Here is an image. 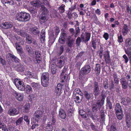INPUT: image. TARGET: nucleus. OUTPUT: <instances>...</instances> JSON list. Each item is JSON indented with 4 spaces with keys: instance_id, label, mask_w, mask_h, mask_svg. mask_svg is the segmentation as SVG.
<instances>
[{
    "instance_id": "14",
    "label": "nucleus",
    "mask_w": 131,
    "mask_h": 131,
    "mask_svg": "<svg viewBox=\"0 0 131 131\" xmlns=\"http://www.w3.org/2000/svg\"><path fill=\"white\" fill-rule=\"evenodd\" d=\"M2 2L4 5L6 4L10 5L14 8L16 6V3L14 2L13 0H2Z\"/></svg>"
},
{
    "instance_id": "61",
    "label": "nucleus",
    "mask_w": 131,
    "mask_h": 131,
    "mask_svg": "<svg viewBox=\"0 0 131 131\" xmlns=\"http://www.w3.org/2000/svg\"><path fill=\"white\" fill-rule=\"evenodd\" d=\"M123 41V38L122 35H121L120 36H118L117 41L119 43H122Z\"/></svg>"
},
{
    "instance_id": "27",
    "label": "nucleus",
    "mask_w": 131,
    "mask_h": 131,
    "mask_svg": "<svg viewBox=\"0 0 131 131\" xmlns=\"http://www.w3.org/2000/svg\"><path fill=\"white\" fill-rule=\"evenodd\" d=\"M25 90L26 93L27 94H31L33 91V90L31 86L29 85H27L25 87Z\"/></svg>"
},
{
    "instance_id": "17",
    "label": "nucleus",
    "mask_w": 131,
    "mask_h": 131,
    "mask_svg": "<svg viewBox=\"0 0 131 131\" xmlns=\"http://www.w3.org/2000/svg\"><path fill=\"white\" fill-rule=\"evenodd\" d=\"M29 31L31 34L34 36H39L40 33V31L39 29L36 27H31L30 28Z\"/></svg>"
},
{
    "instance_id": "6",
    "label": "nucleus",
    "mask_w": 131,
    "mask_h": 131,
    "mask_svg": "<svg viewBox=\"0 0 131 131\" xmlns=\"http://www.w3.org/2000/svg\"><path fill=\"white\" fill-rule=\"evenodd\" d=\"M75 30L73 28H70L69 29V31L71 36H74V37L75 38L80 34V29L79 27H76V26H75Z\"/></svg>"
},
{
    "instance_id": "15",
    "label": "nucleus",
    "mask_w": 131,
    "mask_h": 131,
    "mask_svg": "<svg viewBox=\"0 0 131 131\" xmlns=\"http://www.w3.org/2000/svg\"><path fill=\"white\" fill-rule=\"evenodd\" d=\"M122 101L121 103L123 104L125 106L128 105L129 104L131 101V99L127 96H125L121 98Z\"/></svg>"
},
{
    "instance_id": "46",
    "label": "nucleus",
    "mask_w": 131,
    "mask_h": 131,
    "mask_svg": "<svg viewBox=\"0 0 131 131\" xmlns=\"http://www.w3.org/2000/svg\"><path fill=\"white\" fill-rule=\"evenodd\" d=\"M100 113L101 120L103 122L105 121V116L104 114V111L103 110H101Z\"/></svg>"
},
{
    "instance_id": "50",
    "label": "nucleus",
    "mask_w": 131,
    "mask_h": 131,
    "mask_svg": "<svg viewBox=\"0 0 131 131\" xmlns=\"http://www.w3.org/2000/svg\"><path fill=\"white\" fill-rule=\"evenodd\" d=\"M54 29L55 35H56V37L60 32V30L59 27L57 26H56L55 27H54Z\"/></svg>"
},
{
    "instance_id": "11",
    "label": "nucleus",
    "mask_w": 131,
    "mask_h": 131,
    "mask_svg": "<svg viewBox=\"0 0 131 131\" xmlns=\"http://www.w3.org/2000/svg\"><path fill=\"white\" fill-rule=\"evenodd\" d=\"M49 15L40 14L39 17L40 23L41 24L45 23L49 19Z\"/></svg>"
},
{
    "instance_id": "63",
    "label": "nucleus",
    "mask_w": 131,
    "mask_h": 131,
    "mask_svg": "<svg viewBox=\"0 0 131 131\" xmlns=\"http://www.w3.org/2000/svg\"><path fill=\"white\" fill-rule=\"evenodd\" d=\"M0 62L3 66H5L6 64V62L5 60L1 57H0Z\"/></svg>"
},
{
    "instance_id": "22",
    "label": "nucleus",
    "mask_w": 131,
    "mask_h": 131,
    "mask_svg": "<svg viewBox=\"0 0 131 131\" xmlns=\"http://www.w3.org/2000/svg\"><path fill=\"white\" fill-rule=\"evenodd\" d=\"M30 3L31 5H32L33 6L35 7L39 8L41 6V2L39 0L31 1Z\"/></svg>"
},
{
    "instance_id": "30",
    "label": "nucleus",
    "mask_w": 131,
    "mask_h": 131,
    "mask_svg": "<svg viewBox=\"0 0 131 131\" xmlns=\"http://www.w3.org/2000/svg\"><path fill=\"white\" fill-rule=\"evenodd\" d=\"M125 53L127 54L128 57L131 56V47H125L124 48Z\"/></svg>"
},
{
    "instance_id": "64",
    "label": "nucleus",
    "mask_w": 131,
    "mask_h": 131,
    "mask_svg": "<svg viewBox=\"0 0 131 131\" xmlns=\"http://www.w3.org/2000/svg\"><path fill=\"white\" fill-rule=\"evenodd\" d=\"M126 126L128 128H129L131 127V120L129 121H126Z\"/></svg>"
},
{
    "instance_id": "57",
    "label": "nucleus",
    "mask_w": 131,
    "mask_h": 131,
    "mask_svg": "<svg viewBox=\"0 0 131 131\" xmlns=\"http://www.w3.org/2000/svg\"><path fill=\"white\" fill-rule=\"evenodd\" d=\"M107 54L105 56V60L106 61V60H107L110 61L111 60L110 59V55L109 51H107Z\"/></svg>"
},
{
    "instance_id": "32",
    "label": "nucleus",
    "mask_w": 131,
    "mask_h": 131,
    "mask_svg": "<svg viewBox=\"0 0 131 131\" xmlns=\"http://www.w3.org/2000/svg\"><path fill=\"white\" fill-rule=\"evenodd\" d=\"M30 107V104L28 103H26L23 107L24 112L26 113H28Z\"/></svg>"
},
{
    "instance_id": "47",
    "label": "nucleus",
    "mask_w": 131,
    "mask_h": 131,
    "mask_svg": "<svg viewBox=\"0 0 131 131\" xmlns=\"http://www.w3.org/2000/svg\"><path fill=\"white\" fill-rule=\"evenodd\" d=\"M25 48L29 54L32 53L33 50L32 48L30 46L28 45H26L25 46Z\"/></svg>"
},
{
    "instance_id": "5",
    "label": "nucleus",
    "mask_w": 131,
    "mask_h": 131,
    "mask_svg": "<svg viewBox=\"0 0 131 131\" xmlns=\"http://www.w3.org/2000/svg\"><path fill=\"white\" fill-rule=\"evenodd\" d=\"M35 59L34 60V63L36 64H39L42 62L41 52L36 50L35 51Z\"/></svg>"
},
{
    "instance_id": "60",
    "label": "nucleus",
    "mask_w": 131,
    "mask_h": 131,
    "mask_svg": "<svg viewBox=\"0 0 131 131\" xmlns=\"http://www.w3.org/2000/svg\"><path fill=\"white\" fill-rule=\"evenodd\" d=\"M114 86L115 85L114 82L112 80L111 82V83L109 86L110 90H112L114 89Z\"/></svg>"
},
{
    "instance_id": "62",
    "label": "nucleus",
    "mask_w": 131,
    "mask_h": 131,
    "mask_svg": "<svg viewBox=\"0 0 131 131\" xmlns=\"http://www.w3.org/2000/svg\"><path fill=\"white\" fill-rule=\"evenodd\" d=\"M84 51L81 52L76 56V59H78L79 57H81L84 54Z\"/></svg>"
},
{
    "instance_id": "3",
    "label": "nucleus",
    "mask_w": 131,
    "mask_h": 131,
    "mask_svg": "<svg viewBox=\"0 0 131 131\" xmlns=\"http://www.w3.org/2000/svg\"><path fill=\"white\" fill-rule=\"evenodd\" d=\"M41 84L42 86L44 87L47 86L49 83V75L47 72L43 73L41 78Z\"/></svg>"
},
{
    "instance_id": "20",
    "label": "nucleus",
    "mask_w": 131,
    "mask_h": 131,
    "mask_svg": "<svg viewBox=\"0 0 131 131\" xmlns=\"http://www.w3.org/2000/svg\"><path fill=\"white\" fill-rule=\"evenodd\" d=\"M16 99L20 102L23 101V95L20 93L15 92L14 93Z\"/></svg>"
},
{
    "instance_id": "16",
    "label": "nucleus",
    "mask_w": 131,
    "mask_h": 131,
    "mask_svg": "<svg viewBox=\"0 0 131 131\" xmlns=\"http://www.w3.org/2000/svg\"><path fill=\"white\" fill-rule=\"evenodd\" d=\"M13 30L16 32L18 35H20L22 37H26V35H27V33L25 31H24L22 30L16 29L15 27H13Z\"/></svg>"
},
{
    "instance_id": "12",
    "label": "nucleus",
    "mask_w": 131,
    "mask_h": 131,
    "mask_svg": "<svg viewBox=\"0 0 131 131\" xmlns=\"http://www.w3.org/2000/svg\"><path fill=\"white\" fill-rule=\"evenodd\" d=\"M13 40L15 42V45H16V43H17V44H21V45H23L24 43L22 38L17 35L13 37Z\"/></svg>"
},
{
    "instance_id": "44",
    "label": "nucleus",
    "mask_w": 131,
    "mask_h": 131,
    "mask_svg": "<svg viewBox=\"0 0 131 131\" xmlns=\"http://www.w3.org/2000/svg\"><path fill=\"white\" fill-rule=\"evenodd\" d=\"M85 38L86 40L85 43L86 45L88 44V41L90 39L91 37V33L90 32H86V34L85 35Z\"/></svg>"
},
{
    "instance_id": "38",
    "label": "nucleus",
    "mask_w": 131,
    "mask_h": 131,
    "mask_svg": "<svg viewBox=\"0 0 131 131\" xmlns=\"http://www.w3.org/2000/svg\"><path fill=\"white\" fill-rule=\"evenodd\" d=\"M101 94V99L100 100H99V101L101 102L102 103L104 104V101L105 99L106 96V95L104 93V92L102 91Z\"/></svg>"
},
{
    "instance_id": "59",
    "label": "nucleus",
    "mask_w": 131,
    "mask_h": 131,
    "mask_svg": "<svg viewBox=\"0 0 131 131\" xmlns=\"http://www.w3.org/2000/svg\"><path fill=\"white\" fill-rule=\"evenodd\" d=\"M126 121H129L131 120V115L129 113H127L125 114Z\"/></svg>"
},
{
    "instance_id": "4",
    "label": "nucleus",
    "mask_w": 131,
    "mask_h": 131,
    "mask_svg": "<svg viewBox=\"0 0 131 131\" xmlns=\"http://www.w3.org/2000/svg\"><path fill=\"white\" fill-rule=\"evenodd\" d=\"M104 104L99 101V100L95 102L92 105V112L96 113L98 110H100V109Z\"/></svg>"
},
{
    "instance_id": "24",
    "label": "nucleus",
    "mask_w": 131,
    "mask_h": 131,
    "mask_svg": "<svg viewBox=\"0 0 131 131\" xmlns=\"http://www.w3.org/2000/svg\"><path fill=\"white\" fill-rule=\"evenodd\" d=\"M9 57L11 58L13 60H14L16 63L18 62L19 61V60L18 58L11 53H8V54L6 55V58H9Z\"/></svg>"
},
{
    "instance_id": "28",
    "label": "nucleus",
    "mask_w": 131,
    "mask_h": 131,
    "mask_svg": "<svg viewBox=\"0 0 131 131\" xmlns=\"http://www.w3.org/2000/svg\"><path fill=\"white\" fill-rule=\"evenodd\" d=\"M28 10L31 14L36 15L37 13V9L34 7V6H30L27 8Z\"/></svg>"
},
{
    "instance_id": "51",
    "label": "nucleus",
    "mask_w": 131,
    "mask_h": 131,
    "mask_svg": "<svg viewBox=\"0 0 131 131\" xmlns=\"http://www.w3.org/2000/svg\"><path fill=\"white\" fill-rule=\"evenodd\" d=\"M64 62L63 60H60L58 62V64L60 68L62 67L64 65Z\"/></svg>"
},
{
    "instance_id": "23",
    "label": "nucleus",
    "mask_w": 131,
    "mask_h": 131,
    "mask_svg": "<svg viewBox=\"0 0 131 131\" xmlns=\"http://www.w3.org/2000/svg\"><path fill=\"white\" fill-rule=\"evenodd\" d=\"M16 68V70L19 72H23L25 70L24 66L20 63L17 65Z\"/></svg>"
},
{
    "instance_id": "21",
    "label": "nucleus",
    "mask_w": 131,
    "mask_h": 131,
    "mask_svg": "<svg viewBox=\"0 0 131 131\" xmlns=\"http://www.w3.org/2000/svg\"><path fill=\"white\" fill-rule=\"evenodd\" d=\"M59 117L62 119H65L66 117V115L64 110L62 108H60L59 111Z\"/></svg>"
},
{
    "instance_id": "48",
    "label": "nucleus",
    "mask_w": 131,
    "mask_h": 131,
    "mask_svg": "<svg viewBox=\"0 0 131 131\" xmlns=\"http://www.w3.org/2000/svg\"><path fill=\"white\" fill-rule=\"evenodd\" d=\"M41 12V14L49 15V11L46 7L40 9Z\"/></svg>"
},
{
    "instance_id": "45",
    "label": "nucleus",
    "mask_w": 131,
    "mask_h": 131,
    "mask_svg": "<svg viewBox=\"0 0 131 131\" xmlns=\"http://www.w3.org/2000/svg\"><path fill=\"white\" fill-rule=\"evenodd\" d=\"M14 83L16 87L19 86L20 85L24 84L23 81H21L19 80H18V79H17V80H15Z\"/></svg>"
},
{
    "instance_id": "33",
    "label": "nucleus",
    "mask_w": 131,
    "mask_h": 131,
    "mask_svg": "<svg viewBox=\"0 0 131 131\" xmlns=\"http://www.w3.org/2000/svg\"><path fill=\"white\" fill-rule=\"evenodd\" d=\"M74 39L67 41L66 44L67 46L71 48L74 46Z\"/></svg>"
},
{
    "instance_id": "56",
    "label": "nucleus",
    "mask_w": 131,
    "mask_h": 131,
    "mask_svg": "<svg viewBox=\"0 0 131 131\" xmlns=\"http://www.w3.org/2000/svg\"><path fill=\"white\" fill-rule=\"evenodd\" d=\"M81 41H82L81 38H80V37H78L76 40V43L77 46H79Z\"/></svg>"
},
{
    "instance_id": "41",
    "label": "nucleus",
    "mask_w": 131,
    "mask_h": 131,
    "mask_svg": "<svg viewBox=\"0 0 131 131\" xmlns=\"http://www.w3.org/2000/svg\"><path fill=\"white\" fill-rule=\"evenodd\" d=\"M109 131H118V129L114 123H112L109 129Z\"/></svg>"
},
{
    "instance_id": "53",
    "label": "nucleus",
    "mask_w": 131,
    "mask_h": 131,
    "mask_svg": "<svg viewBox=\"0 0 131 131\" xmlns=\"http://www.w3.org/2000/svg\"><path fill=\"white\" fill-rule=\"evenodd\" d=\"M23 119L26 122L27 124L29 126L30 124V121L28 116L26 115H25Z\"/></svg>"
},
{
    "instance_id": "34",
    "label": "nucleus",
    "mask_w": 131,
    "mask_h": 131,
    "mask_svg": "<svg viewBox=\"0 0 131 131\" xmlns=\"http://www.w3.org/2000/svg\"><path fill=\"white\" fill-rule=\"evenodd\" d=\"M21 44H17L16 43V45H15L16 49L20 54H22L23 53V49L21 46Z\"/></svg>"
},
{
    "instance_id": "58",
    "label": "nucleus",
    "mask_w": 131,
    "mask_h": 131,
    "mask_svg": "<svg viewBox=\"0 0 131 131\" xmlns=\"http://www.w3.org/2000/svg\"><path fill=\"white\" fill-rule=\"evenodd\" d=\"M31 85L32 87H34L35 88L37 89L38 88V87L39 86L40 84L38 83L33 82L31 83Z\"/></svg>"
},
{
    "instance_id": "9",
    "label": "nucleus",
    "mask_w": 131,
    "mask_h": 131,
    "mask_svg": "<svg viewBox=\"0 0 131 131\" xmlns=\"http://www.w3.org/2000/svg\"><path fill=\"white\" fill-rule=\"evenodd\" d=\"M63 87V85L60 83L57 84L56 86L55 87L54 92L57 96H59L61 94V89Z\"/></svg>"
},
{
    "instance_id": "19",
    "label": "nucleus",
    "mask_w": 131,
    "mask_h": 131,
    "mask_svg": "<svg viewBox=\"0 0 131 131\" xmlns=\"http://www.w3.org/2000/svg\"><path fill=\"white\" fill-rule=\"evenodd\" d=\"M120 82L122 85L123 89H125L128 87V82L126 81L125 77L122 78L120 79Z\"/></svg>"
},
{
    "instance_id": "35",
    "label": "nucleus",
    "mask_w": 131,
    "mask_h": 131,
    "mask_svg": "<svg viewBox=\"0 0 131 131\" xmlns=\"http://www.w3.org/2000/svg\"><path fill=\"white\" fill-rule=\"evenodd\" d=\"M115 114L117 118L119 120H121L124 116L123 112H115Z\"/></svg>"
},
{
    "instance_id": "25",
    "label": "nucleus",
    "mask_w": 131,
    "mask_h": 131,
    "mask_svg": "<svg viewBox=\"0 0 131 131\" xmlns=\"http://www.w3.org/2000/svg\"><path fill=\"white\" fill-rule=\"evenodd\" d=\"M51 66V73L53 74H55L58 70V67L56 64H52Z\"/></svg>"
},
{
    "instance_id": "1",
    "label": "nucleus",
    "mask_w": 131,
    "mask_h": 131,
    "mask_svg": "<svg viewBox=\"0 0 131 131\" xmlns=\"http://www.w3.org/2000/svg\"><path fill=\"white\" fill-rule=\"evenodd\" d=\"M91 70V68L89 64H85L81 69L79 73V78L81 80L84 76L89 73Z\"/></svg>"
},
{
    "instance_id": "29",
    "label": "nucleus",
    "mask_w": 131,
    "mask_h": 131,
    "mask_svg": "<svg viewBox=\"0 0 131 131\" xmlns=\"http://www.w3.org/2000/svg\"><path fill=\"white\" fill-rule=\"evenodd\" d=\"M115 110V112L119 113L120 112H123L120 104L118 103H116V104Z\"/></svg>"
},
{
    "instance_id": "8",
    "label": "nucleus",
    "mask_w": 131,
    "mask_h": 131,
    "mask_svg": "<svg viewBox=\"0 0 131 131\" xmlns=\"http://www.w3.org/2000/svg\"><path fill=\"white\" fill-rule=\"evenodd\" d=\"M0 27L3 29H11L14 26L12 22L8 21L2 23L1 24Z\"/></svg>"
},
{
    "instance_id": "7",
    "label": "nucleus",
    "mask_w": 131,
    "mask_h": 131,
    "mask_svg": "<svg viewBox=\"0 0 131 131\" xmlns=\"http://www.w3.org/2000/svg\"><path fill=\"white\" fill-rule=\"evenodd\" d=\"M93 92L94 93V96L96 98L99 95L100 92V86L99 83L95 81L93 83Z\"/></svg>"
},
{
    "instance_id": "18",
    "label": "nucleus",
    "mask_w": 131,
    "mask_h": 131,
    "mask_svg": "<svg viewBox=\"0 0 131 131\" xmlns=\"http://www.w3.org/2000/svg\"><path fill=\"white\" fill-rule=\"evenodd\" d=\"M19 112L14 107L10 108L8 111L7 113L10 116H13L18 114Z\"/></svg>"
},
{
    "instance_id": "42",
    "label": "nucleus",
    "mask_w": 131,
    "mask_h": 131,
    "mask_svg": "<svg viewBox=\"0 0 131 131\" xmlns=\"http://www.w3.org/2000/svg\"><path fill=\"white\" fill-rule=\"evenodd\" d=\"M108 81L107 79H105L103 81V86L105 89H107L108 87Z\"/></svg>"
},
{
    "instance_id": "2",
    "label": "nucleus",
    "mask_w": 131,
    "mask_h": 131,
    "mask_svg": "<svg viewBox=\"0 0 131 131\" xmlns=\"http://www.w3.org/2000/svg\"><path fill=\"white\" fill-rule=\"evenodd\" d=\"M30 16L28 13L21 12L16 15L17 19L21 21H26L30 19Z\"/></svg>"
},
{
    "instance_id": "13",
    "label": "nucleus",
    "mask_w": 131,
    "mask_h": 131,
    "mask_svg": "<svg viewBox=\"0 0 131 131\" xmlns=\"http://www.w3.org/2000/svg\"><path fill=\"white\" fill-rule=\"evenodd\" d=\"M43 112L39 110H37L34 113L35 118L38 123L39 120L42 117Z\"/></svg>"
},
{
    "instance_id": "37",
    "label": "nucleus",
    "mask_w": 131,
    "mask_h": 131,
    "mask_svg": "<svg viewBox=\"0 0 131 131\" xmlns=\"http://www.w3.org/2000/svg\"><path fill=\"white\" fill-rule=\"evenodd\" d=\"M26 41L27 43L29 44H31V40H32V38H31V36L28 34L26 35Z\"/></svg>"
},
{
    "instance_id": "10",
    "label": "nucleus",
    "mask_w": 131,
    "mask_h": 131,
    "mask_svg": "<svg viewBox=\"0 0 131 131\" xmlns=\"http://www.w3.org/2000/svg\"><path fill=\"white\" fill-rule=\"evenodd\" d=\"M81 95V94L75 93L73 95L74 101L76 103H81L82 101L83 97V94Z\"/></svg>"
},
{
    "instance_id": "49",
    "label": "nucleus",
    "mask_w": 131,
    "mask_h": 131,
    "mask_svg": "<svg viewBox=\"0 0 131 131\" xmlns=\"http://www.w3.org/2000/svg\"><path fill=\"white\" fill-rule=\"evenodd\" d=\"M17 88L18 90L22 91H25L26 88L24 84L20 85L17 87Z\"/></svg>"
},
{
    "instance_id": "43",
    "label": "nucleus",
    "mask_w": 131,
    "mask_h": 131,
    "mask_svg": "<svg viewBox=\"0 0 131 131\" xmlns=\"http://www.w3.org/2000/svg\"><path fill=\"white\" fill-rule=\"evenodd\" d=\"M45 34L46 32L45 29H42V30L41 33L40 34V36L41 39H43V42H44L45 40Z\"/></svg>"
},
{
    "instance_id": "36",
    "label": "nucleus",
    "mask_w": 131,
    "mask_h": 131,
    "mask_svg": "<svg viewBox=\"0 0 131 131\" xmlns=\"http://www.w3.org/2000/svg\"><path fill=\"white\" fill-rule=\"evenodd\" d=\"M95 66V71L96 72V73L99 75L100 73L101 66L100 64L98 63L96 64Z\"/></svg>"
},
{
    "instance_id": "26",
    "label": "nucleus",
    "mask_w": 131,
    "mask_h": 131,
    "mask_svg": "<svg viewBox=\"0 0 131 131\" xmlns=\"http://www.w3.org/2000/svg\"><path fill=\"white\" fill-rule=\"evenodd\" d=\"M129 30V29L127 25L126 24H124L122 31V32L123 35L125 36L127 34Z\"/></svg>"
},
{
    "instance_id": "52",
    "label": "nucleus",
    "mask_w": 131,
    "mask_h": 131,
    "mask_svg": "<svg viewBox=\"0 0 131 131\" xmlns=\"http://www.w3.org/2000/svg\"><path fill=\"white\" fill-rule=\"evenodd\" d=\"M25 75L29 78H31L33 76L34 73L29 71H27L25 73Z\"/></svg>"
},
{
    "instance_id": "31",
    "label": "nucleus",
    "mask_w": 131,
    "mask_h": 131,
    "mask_svg": "<svg viewBox=\"0 0 131 131\" xmlns=\"http://www.w3.org/2000/svg\"><path fill=\"white\" fill-rule=\"evenodd\" d=\"M131 46V38H128L126 39L125 42V47H129Z\"/></svg>"
},
{
    "instance_id": "40",
    "label": "nucleus",
    "mask_w": 131,
    "mask_h": 131,
    "mask_svg": "<svg viewBox=\"0 0 131 131\" xmlns=\"http://www.w3.org/2000/svg\"><path fill=\"white\" fill-rule=\"evenodd\" d=\"M98 41V39L96 38H93L92 39V47L94 49H96L97 45L96 43Z\"/></svg>"
},
{
    "instance_id": "55",
    "label": "nucleus",
    "mask_w": 131,
    "mask_h": 131,
    "mask_svg": "<svg viewBox=\"0 0 131 131\" xmlns=\"http://www.w3.org/2000/svg\"><path fill=\"white\" fill-rule=\"evenodd\" d=\"M23 118L22 117H20L16 121V125H19L22 121Z\"/></svg>"
},
{
    "instance_id": "54",
    "label": "nucleus",
    "mask_w": 131,
    "mask_h": 131,
    "mask_svg": "<svg viewBox=\"0 0 131 131\" xmlns=\"http://www.w3.org/2000/svg\"><path fill=\"white\" fill-rule=\"evenodd\" d=\"M65 40L66 39L60 36L59 39L58 41L61 44H63L64 43Z\"/></svg>"
},
{
    "instance_id": "39",
    "label": "nucleus",
    "mask_w": 131,
    "mask_h": 131,
    "mask_svg": "<svg viewBox=\"0 0 131 131\" xmlns=\"http://www.w3.org/2000/svg\"><path fill=\"white\" fill-rule=\"evenodd\" d=\"M91 94L89 93L86 91H85L84 92V96L85 98L88 100H90L91 97Z\"/></svg>"
}]
</instances>
